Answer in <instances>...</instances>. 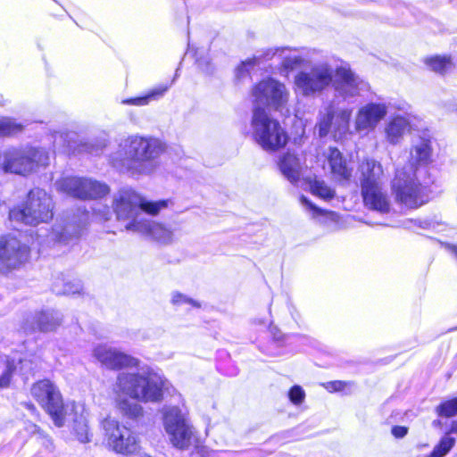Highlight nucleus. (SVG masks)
<instances>
[{
	"mask_svg": "<svg viewBox=\"0 0 457 457\" xmlns=\"http://www.w3.org/2000/svg\"><path fill=\"white\" fill-rule=\"evenodd\" d=\"M166 383L162 375L149 369L137 372H120L112 387L118 410L129 419L141 417L143 407L127 397L144 403H158L163 397Z\"/></svg>",
	"mask_w": 457,
	"mask_h": 457,
	"instance_id": "obj_1",
	"label": "nucleus"
},
{
	"mask_svg": "<svg viewBox=\"0 0 457 457\" xmlns=\"http://www.w3.org/2000/svg\"><path fill=\"white\" fill-rule=\"evenodd\" d=\"M165 151L159 138L131 135L123 139L111 155L112 165L131 176L149 175L155 170L154 161Z\"/></svg>",
	"mask_w": 457,
	"mask_h": 457,
	"instance_id": "obj_2",
	"label": "nucleus"
},
{
	"mask_svg": "<svg viewBox=\"0 0 457 457\" xmlns=\"http://www.w3.org/2000/svg\"><path fill=\"white\" fill-rule=\"evenodd\" d=\"M168 206V201H147L131 187H122L117 191L112 198V209L119 220L128 221L127 230L132 223H142L140 219L142 212L150 215H156Z\"/></svg>",
	"mask_w": 457,
	"mask_h": 457,
	"instance_id": "obj_3",
	"label": "nucleus"
},
{
	"mask_svg": "<svg viewBox=\"0 0 457 457\" xmlns=\"http://www.w3.org/2000/svg\"><path fill=\"white\" fill-rule=\"evenodd\" d=\"M251 128L253 138L265 151H278L288 141V136L280 123L260 106L253 109Z\"/></svg>",
	"mask_w": 457,
	"mask_h": 457,
	"instance_id": "obj_4",
	"label": "nucleus"
},
{
	"mask_svg": "<svg viewBox=\"0 0 457 457\" xmlns=\"http://www.w3.org/2000/svg\"><path fill=\"white\" fill-rule=\"evenodd\" d=\"M53 210L52 196L44 189L34 188L29 192L24 204L10 211L9 218L11 220L36 226L52 220Z\"/></svg>",
	"mask_w": 457,
	"mask_h": 457,
	"instance_id": "obj_5",
	"label": "nucleus"
},
{
	"mask_svg": "<svg viewBox=\"0 0 457 457\" xmlns=\"http://www.w3.org/2000/svg\"><path fill=\"white\" fill-rule=\"evenodd\" d=\"M49 159L48 153L43 148H9L0 152V171L26 175L35 166H46Z\"/></svg>",
	"mask_w": 457,
	"mask_h": 457,
	"instance_id": "obj_6",
	"label": "nucleus"
},
{
	"mask_svg": "<svg viewBox=\"0 0 457 457\" xmlns=\"http://www.w3.org/2000/svg\"><path fill=\"white\" fill-rule=\"evenodd\" d=\"M334 77L335 68L330 63L316 62L295 76V90L303 96L313 97L329 87Z\"/></svg>",
	"mask_w": 457,
	"mask_h": 457,
	"instance_id": "obj_7",
	"label": "nucleus"
},
{
	"mask_svg": "<svg viewBox=\"0 0 457 457\" xmlns=\"http://www.w3.org/2000/svg\"><path fill=\"white\" fill-rule=\"evenodd\" d=\"M392 192L395 200L408 208L416 209L427 202L424 187L417 180L412 164L396 170L392 181Z\"/></svg>",
	"mask_w": 457,
	"mask_h": 457,
	"instance_id": "obj_8",
	"label": "nucleus"
},
{
	"mask_svg": "<svg viewBox=\"0 0 457 457\" xmlns=\"http://www.w3.org/2000/svg\"><path fill=\"white\" fill-rule=\"evenodd\" d=\"M54 186L58 192L80 200L101 199L110 193L107 184L87 177H64Z\"/></svg>",
	"mask_w": 457,
	"mask_h": 457,
	"instance_id": "obj_9",
	"label": "nucleus"
},
{
	"mask_svg": "<svg viewBox=\"0 0 457 457\" xmlns=\"http://www.w3.org/2000/svg\"><path fill=\"white\" fill-rule=\"evenodd\" d=\"M102 428L107 446L116 453L131 455L138 452V437L130 428L111 417L102 421Z\"/></svg>",
	"mask_w": 457,
	"mask_h": 457,
	"instance_id": "obj_10",
	"label": "nucleus"
},
{
	"mask_svg": "<svg viewBox=\"0 0 457 457\" xmlns=\"http://www.w3.org/2000/svg\"><path fill=\"white\" fill-rule=\"evenodd\" d=\"M253 107H270L282 112L287 107L290 93L286 85L275 79L268 78L257 83L251 91Z\"/></svg>",
	"mask_w": 457,
	"mask_h": 457,
	"instance_id": "obj_11",
	"label": "nucleus"
},
{
	"mask_svg": "<svg viewBox=\"0 0 457 457\" xmlns=\"http://www.w3.org/2000/svg\"><path fill=\"white\" fill-rule=\"evenodd\" d=\"M31 395L50 415L57 427L65 422V409L62 395L57 386L48 379L35 383L31 387Z\"/></svg>",
	"mask_w": 457,
	"mask_h": 457,
	"instance_id": "obj_12",
	"label": "nucleus"
},
{
	"mask_svg": "<svg viewBox=\"0 0 457 457\" xmlns=\"http://www.w3.org/2000/svg\"><path fill=\"white\" fill-rule=\"evenodd\" d=\"M29 258V247L15 237H0V272L21 268Z\"/></svg>",
	"mask_w": 457,
	"mask_h": 457,
	"instance_id": "obj_13",
	"label": "nucleus"
},
{
	"mask_svg": "<svg viewBox=\"0 0 457 457\" xmlns=\"http://www.w3.org/2000/svg\"><path fill=\"white\" fill-rule=\"evenodd\" d=\"M352 115L350 109H341L335 112L329 105L319 114L316 128L320 137H323L332 133L335 138L344 136L349 129V121Z\"/></svg>",
	"mask_w": 457,
	"mask_h": 457,
	"instance_id": "obj_14",
	"label": "nucleus"
},
{
	"mask_svg": "<svg viewBox=\"0 0 457 457\" xmlns=\"http://www.w3.org/2000/svg\"><path fill=\"white\" fill-rule=\"evenodd\" d=\"M164 428L174 446L184 449L190 445L192 430L178 407L166 408L163 414Z\"/></svg>",
	"mask_w": 457,
	"mask_h": 457,
	"instance_id": "obj_15",
	"label": "nucleus"
},
{
	"mask_svg": "<svg viewBox=\"0 0 457 457\" xmlns=\"http://www.w3.org/2000/svg\"><path fill=\"white\" fill-rule=\"evenodd\" d=\"M332 85L344 98L357 96L370 89L369 84L355 74L347 64L335 68Z\"/></svg>",
	"mask_w": 457,
	"mask_h": 457,
	"instance_id": "obj_16",
	"label": "nucleus"
},
{
	"mask_svg": "<svg viewBox=\"0 0 457 457\" xmlns=\"http://www.w3.org/2000/svg\"><path fill=\"white\" fill-rule=\"evenodd\" d=\"M93 355L102 366L112 370L136 367L138 364L136 358L106 345H96Z\"/></svg>",
	"mask_w": 457,
	"mask_h": 457,
	"instance_id": "obj_17",
	"label": "nucleus"
},
{
	"mask_svg": "<svg viewBox=\"0 0 457 457\" xmlns=\"http://www.w3.org/2000/svg\"><path fill=\"white\" fill-rule=\"evenodd\" d=\"M388 107L385 103H368L361 106L355 116L356 131L368 133L376 129L386 116Z\"/></svg>",
	"mask_w": 457,
	"mask_h": 457,
	"instance_id": "obj_18",
	"label": "nucleus"
},
{
	"mask_svg": "<svg viewBox=\"0 0 457 457\" xmlns=\"http://www.w3.org/2000/svg\"><path fill=\"white\" fill-rule=\"evenodd\" d=\"M363 205L370 211L387 214L392 210V203L387 191L382 185L365 187L361 189Z\"/></svg>",
	"mask_w": 457,
	"mask_h": 457,
	"instance_id": "obj_19",
	"label": "nucleus"
},
{
	"mask_svg": "<svg viewBox=\"0 0 457 457\" xmlns=\"http://www.w3.org/2000/svg\"><path fill=\"white\" fill-rule=\"evenodd\" d=\"M89 214L87 212H81L79 217H73L66 221L64 225L55 226L53 230V237L59 243L69 245L77 240L88 223Z\"/></svg>",
	"mask_w": 457,
	"mask_h": 457,
	"instance_id": "obj_20",
	"label": "nucleus"
},
{
	"mask_svg": "<svg viewBox=\"0 0 457 457\" xmlns=\"http://www.w3.org/2000/svg\"><path fill=\"white\" fill-rule=\"evenodd\" d=\"M129 228L162 245H168L173 241V230L156 221L144 220L142 223H132Z\"/></svg>",
	"mask_w": 457,
	"mask_h": 457,
	"instance_id": "obj_21",
	"label": "nucleus"
},
{
	"mask_svg": "<svg viewBox=\"0 0 457 457\" xmlns=\"http://www.w3.org/2000/svg\"><path fill=\"white\" fill-rule=\"evenodd\" d=\"M325 154L333 179L337 181H349L353 168L349 166L342 153L336 147H329Z\"/></svg>",
	"mask_w": 457,
	"mask_h": 457,
	"instance_id": "obj_22",
	"label": "nucleus"
},
{
	"mask_svg": "<svg viewBox=\"0 0 457 457\" xmlns=\"http://www.w3.org/2000/svg\"><path fill=\"white\" fill-rule=\"evenodd\" d=\"M62 321V315L60 312L53 309L42 310L33 317V324L30 327H24L26 331L39 330L48 332L55 330Z\"/></svg>",
	"mask_w": 457,
	"mask_h": 457,
	"instance_id": "obj_23",
	"label": "nucleus"
},
{
	"mask_svg": "<svg viewBox=\"0 0 457 457\" xmlns=\"http://www.w3.org/2000/svg\"><path fill=\"white\" fill-rule=\"evenodd\" d=\"M359 171L361 189L381 185L384 170L380 162L374 159H365L360 163Z\"/></svg>",
	"mask_w": 457,
	"mask_h": 457,
	"instance_id": "obj_24",
	"label": "nucleus"
},
{
	"mask_svg": "<svg viewBox=\"0 0 457 457\" xmlns=\"http://www.w3.org/2000/svg\"><path fill=\"white\" fill-rule=\"evenodd\" d=\"M411 129L409 119L403 115L392 117L384 127V133L386 141L393 145H398L404 135Z\"/></svg>",
	"mask_w": 457,
	"mask_h": 457,
	"instance_id": "obj_25",
	"label": "nucleus"
},
{
	"mask_svg": "<svg viewBox=\"0 0 457 457\" xmlns=\"http://www.w3.org/2000/svg\"><path fill=\"white\" fill-rule=\"evenodd\" d=\"M278 168L281 174L291 183L299 180L302 174V163L295 154L291 153L284 154L278 162Z\"/></svg>",
	"mask_w": 457,
	"mask_h": 457,
	"instance_id": "obj_26",
	"label": "nucleus"
},
{
	"mask_svg": "<svg viewBox=\"0 0 457 457\" xmlns=\"http://www.w3.org/2000/svg\"><path fill=\"white\" fill-rule=\"evenodd\" d=\"M432 155L431 139L427 134L420 136L413 141L411 160L418 164H427Z\"/></svg>",
	"mask_w": 457,
	"mask_h": 457,
	"instance_id": "obj_27",
	"label": "nucleus"
},
{
	"mask_svg": "<svg viewBox=\"0 0 457 457\" xmlns=\"http://www.w3.org/2000/svg\"><path fill=\"white\" fill-rule=\"evenodd\" d=\"M72 408L76 415L73 420V431L80 443H88L91 441L92 434L88 428L87 412L81 405Z\"/></svg>",
	"mask_w": 457,
	"mask_h": 457,
	"instance_id": "obj_28",
	"label": "nucleus"
},
{
	"mask_svg": "<svg viewBox=\"0 0 457 457\" xmlns=\"http://www.w3.org/2000/svg\"><path fill=\"white\" fill-rule=\"evenodd\" d=\"M281 67L280 74L287 76L293 71L303 65L304 58L296 49L281 48L280 50Z\"/></svg>",
	"mask_w": 457,
	"mask_h": 457,
	"instance_id": "obj_29",
	"label": "nucleus"
},
{
	"mask_svg": "<svg viewBox=\"0 0 457 457\" xmlns=\"http://www.w3.org/2000/svg\"><path fill=\"white\" fill-rule=\"evenodd\" d=\"M168 89L169 86L159 85L152 88L145 96L123 99L121 104L127 105L145 106L153 101L161 99L168 91Z\"/></svg>",
	"mask_w": 457,
	"mask_h": 457,
	"instance_id": "obj_30",
	"label": "nucleus"
},
{
	"mask_svg": "<svg viewBox=\"0 0 457 457\" xmlns=\"http://www.w3.org/2000/svg\"><path fill=\"white\" fill-rule=\"evenodd\" d=\"M426 64L434 71L445 73L452 68V62L446 56H434L426 60Z\"/></svg>",
	"mask_w": 457,
	"mask_h": 457,
	"instance_id": "obj_31",
	"label": "nucleus"
},
{
	"mask_svg": "<svg viewBox=\"0 0 457 457\" xmlns=\"http://www.w3.org/2000/svg\"><path fill=\"white\" fill-rule=\"evenodd\" d=\"M23 129L21 123L16 122L12 118H0V137L12 136L21 132Z\"/></svg>",
	"mask_w": 457,
	"mask_h": 457,
	"instance_id": "obj_32",
	"label": "nucleus"
},
{
	"mask_svg": "<svg viewBox=\"0 0 457 457\" xmlns=\"http://www.w3.org/2000/svg\"><path fill=\"white\" fill-rule=\"evenodd\" d=\"M53 290L58 295H80L83 292V286L80 280L74 279L65 282L62 288H60L59 283L56 281L54 284Z\"/></svg>",
	"mask_w": 457,
	"mask_h": 457,
	"instance_id": "obj_33",
	"label": "nucleus"
},
{
	"mask_svg": "<svg viewBox=\"0 0 457 457\" xmlns=\"http://www.w3.org/2000/svg\"><path fill=\"white\" fill-rule=\"evenodd\" d=\"M455 439L445 435L428 457H444L453 447Z\"/></svg>",
	"mask_w": 457,
	"mask_h": 457,
	"instance_id": "obj_34",
	"label": "nucleus"
},
{
	"mask_svg": "<svg viewBox=\"0 0 457 457\" xmlns=\"http://www.w3.org/2000/svg\"><path fill=\"white\" fill-rule=\"evenodd\" d=\"M311 190L313 195L325 200L332 199L335 195V191L322 180L315 179L311 184Z\"/></svg>",
	"mask_w": 457,
	"mask_h": 457,
	"instance_id": "obj_35",
	"label": "nucleus"
},
{
	"mask_svg": "<svg viewBox=\"0 0 457 457\" xmlns=\"http://www.w3.org/2000/svg\"><path fill=\"white\" fill-rule=\"evenodd\" d=\"M439 416L451 418L457 415V397L442 403L437 407Z\"/></svg>",
	"mask_w": 457,
	"mask_h": 457,
	"instance_id": "obj_36",
	"label": "nucleus"
},
{
	"mask_svg": "<svg viewBox=\"0 0 457 457\" xmlns=\"http://www.w3.org/2000/svg\"><path fill=\"white\" fill-rule=\"evenodd\" d=\"M260 56H253L244 62L236 69V77L241 79L249 74V69L257 65V60Z\"/></svg>",
	"mask_w": 457,
	"mask_h": 457,
	"instance_id": "obj_37",
	"label": "nucleus"
},
{
	"mask_svg": "<svg viewBox=\"0 0 457 457\" xmlns=\"http://www.w3.org/2000/svg\"><path fill=\"white\" fill-rule=\"evenodd\" d=\"M171 303L173 305L188 304L192 307L199 308L201 305L195 300L179 292L172 293Z\"/></svg>",
	"mask_w": 457,
	"mask_h": 457,
	"instance_id": "obj_38",
	"label": "nucleus"
},
{
	"mask_svg": "<svg viewBox=\"0 0 457 457\" xmlns=\"http://www.w3.org/2000/svg\"><path fill=\"white\" fill-rule=\"evenodd\" d=\"M14 370V362L7 361L6 368L3 374L0 376V388H5L10 385L11 378Z\"/></svg>",
	"mask_w": 457,
	"mask_h": 457,
	"instance_id": "obj_39",
	"label": "nucleus"
},
{
	"mask_svg": "<svg viewBox=\"0 0 457 457\" xmlns=\"http://www.w3.org/2000/svg\"><path fill=\"white\" fill-rule=\"evenodd\" d=\"M288 396H289L290 401L294 404L298 405L303 402L304 397H305V393L300 386H294L290 389V391L288 393Z\"/></svg>",
	"mask_w": 457,
	"mask_h": 457,
	"instance_id": "obj_40",
	"label": "nucleus"
},
{
	"mask_svg": "<svg viewBox=\"0 0 457 457\" xmlns=\"http://www.w3.org/2000/svg\"><path fill=\"white\" fill-rule=\"evenodd\" d=\"M352 386H353V382L337 380V381L328 382L325 386V387L329 392H340V391L345 390L347 387H351Z\"/></svg>",
	"mask_w": 457,
	"mask_h": 457,
	"instance_id": "obj_41",
	"label": "nucleus"
},
{
	"mask_svg": "<svg viewBox=\"0 0 457 457\" xmlns=\"http://www.w3.org/2000/svg\"><path fill=\"white\" fill-rule=\"evenodd\" d=\"M280 50L281 48H269L258 52L253 56H260V58L257 60V64H259L262 61L270 60L275 55H278L280 57Z\"/></svg>",
	"mask_w": 457,
	"mask_h": 457,
	"instance_id": "obj_42",
	"label": "nucleus"
},
{
	"mask_svg": "<svg viewBox=\"0 0 457 457\" xmlns=\"http://www.w3.org/2000/svg\"><path fill=\"white\" fill-rule=\"evenodd\" d=\"M31 428L32 433L38 436L39 438L42 439V444L46 445V447L49 448L52 446V440L44 434V432L36 425H32Z\"/></svg>",
	"mask_w": 457,
	"mask_h": 457,
	"instance_id": "obj_43",
	"label": "nucleus"
},
{
	"mask_svg": "<svg viewBox=\"0 0 457 457\" xmlns=\"http://www.w3.org/2000/svg\"><path fill=\"white\" fill-rule=\"evenodd\" d=\"M301 203L309 210L313 212V214H320L323 211L315 206L308 198L305 196L301 197Z\"/></svg>",
	"mask_w": 457,
	"mask_h": 457,
	"instance_id": "obj_44",
	"label": "nucleus"
},
{
	"mask_svg": "<svg viewBox=\"0 0 457 457\" xmlns=\"http://www.w3.org/2000/svg\"><path fill=\"white\" fill-rule=\"evenodd\" d=\"M408 428L403 426H394L392 428V434L396 438H403L406 436Z\"/></svg>",
	"mask_w": 457,
	"mask_h": 457,
	"instance_id": "obj_45",
	"label": "nucleus"
},
{
	"mask_svg": "<svg viewBox=\"0 0 457 457\" xmlns=\"http://www.w3.org/2000/svg\"><path fill=\"white\" fill-rule=\"evenodd\" d=\"M98 215L100 216V219L103 220H108L111 218V212L107 206L104 208V211L102 212H99Z\"/></svg>",
	"mask_w": 457,
	"mask_h": 457,
	"instance_id": "obj_46",
	"label": "nucleus"
},
{
	"mask_svg": "<svg viewBox=\"0 0 457 457\" xmlns=\"http://www.w3.org/2000/svg\"><path fill=\"white\" fill-rule=\"evenodd\" d=\"M198 65L201 67L203 71H204L206 73H211L212 71V69L210 66L209 62H206V66L204 67V62L202 61H198Z\"/></svg>",
	"mask_w": 457,
	"mask_h": 457,
	"instance_id": "obj_47",
	"label": "nucleus"
},
{
	"mask_svg": "<svg viewBox=\"0 0 457 457\" xmlns=\"http://www.w3.org/2000/svg\"><path fill=\"white\" fill-rule=\"evenodd\" d=\"M446 248L451 252L453 253L455 257L457 258V245H450V244H447L446 245Z\"/></svg>",
	"mask_w": 457,
	"mask_h": 457,
	"instance_id": "obj_48",
	"label": "nucleus"
},
{
	"mask_svg": "<svg viewBox=\"0 0 457 457\" xmlns=\"http://www.w3.org/2000/svg\"><path fill=\"white\" fill-rule=\"evenodd\" d=\"M452 433L457 434V420L452 423L451 430Z\"/></svg>",
	"mask_w": 457,
	"mask_h": 457,
	"instance_id": "obj_49",
	"label": "nucleus"
},
{
	"mask_svg": "<svg viewBox=\"0 0 457 457\" xmlns=\"http://www.w3.org/2000/svg\"><path fill=\"white\" fill-rule=\"evenodd\" d=\"M25 406L31 412L36 411V407L32 403H25Z\"/></svg>",
	"mask_w": 457,
	"mask_h": 457,
	"instance_id": "obj_50",
	"label": "nucleus"
},
{
	"mask_svg": "<svg viewBox=\"0 0 457 457\" xmlns=\"http://www.w3.org/2000/svg\"><path fill=\"white\" fill-rule=\"evenodd\" d=\"M415 224H418L420 227H422V226H421V221H420V220H419V221H416V220H415Z\"/></svg>",
	"mask_w": 457,
	"mask_h": 457,
	"instance_id": "obj_51",
	"label": "nucleus"
},
{
	"mask_svg": "<svg viewBox=\"0 0 457 457\" xmlns=\"http://www.w3.org/2000/svg\"><path fill=\"white\" fill-rule=\"evenodd\" d=\"M172 83H174V79H173V80H171V83H170V85H167V84H165V85H166V86H169V87H170V85H171Z\"/></svg>",
	"mask_w": 457,
	"mask_h": 457,
	"instance_id": "obj_52",
	"label": "nucleus"
},
{
	"mask_svg": "<svg viewBox=\"0 0 457 457\" xmlns=\"http://www.w3.org/2000/svg\"><path fill=\"white\" fill-rule=\"evenodd\" d=\"M399 109L403 110L404 106H400Z\"/></svg>",
	"mask_w": 457,
	"mask_h": 457,
	"instance_id": "obj_53",
	"label": "nucleus"
}]
</instances>
